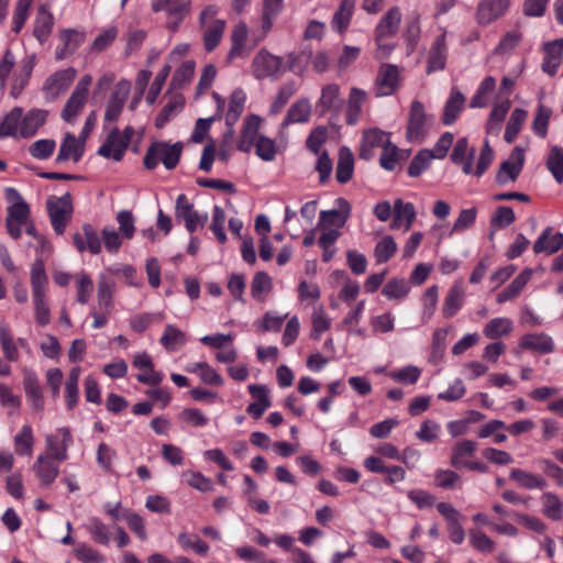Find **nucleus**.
<instances>
[{
  "label": "nucleus",
  "mask_w": 563,
  "mask_h": 563,
  "mask_svg": "<svg viewBox=\"0 0 563 563\" xmlns=\"http://www.w3.org/2000/svg\"><path fill=\"white\" fill-rule=\"evenodd\" d=\"M151 9L155 13L164 11L167 15L166 27L175 32L189 14L191 0H151Z\"/></svg>",
  "instance_id": "7ed1b4c3"
},
{
  "label": "nucleus",
  "mask_w": 563,
  "mask_h": 563,
  "mask_svg": "<svg viewBox=\"0 0 563 563\" xmlns=\"http://www.w3.org/2000/svg\"><path fill=\"white\" fill-rule=\"evenodd\" d=\"M114 285L106 278H101L98 283V305L106 313H110L112 308V296Z\"/></svg>",
  "instance_id": "e2e57ef3"
},
{
  "label": "nucleus",
  "mask_w": 563,
  "mask_h": 563,
  "mask_svg": "<svg viewBox=\"0 0 563 563\" xmlns=\"http://www.w3.org/2000/svg\"><path fill=\"white\" fill-rule=\"evenodd\" d=\"M91 82L92 77L90 75H85L79 79L62 111L63 120L68 123H73L76 120L77 115L85 108Z\"/></svg>",
  "instance_id": "20e7f679"
},
{
  "label": "nucleus",
  "mask_w": 563,
  "mask_h": 563,
  "mask_svg": "<svg viewBox=\"0 0 563 563\" xmlns=\"http://www.w3.org/2000/svg\"><path fill=\"white\" fill-rule=\"evenodd\" d=\"M401 12L398 7H391L380 19L375 29V41L382 42L393 37L399 30Z\"/></svg>",
  "instance_id": "f3484780"
},
{
  "label": "nucleus",
  "mask_w": 563,
  "mask_h": 563,
  "mask_svg": "<svg viewBox=\"0 0 563 563\" xmlns=\"http://www.w3.org/2000/svg\"><path fill=\"white\" fill-rule=\"evenodd\" d=\"M510 5V0H481L475 19L479 25H489L500 19Z\"/></svg>",
  "instance_id": "9b49d317"
},
{
  "label": "nucleus",
  "mask_w": 563,
  "mask_h": 563,
  "mask_svg": "<svg viewBox=\"0 0 563 563\" xmlns=\"http://www.w3.org/2000/svg\"><path fill=\"white\" fill-rule=\"evenodd\" d=\"M56 142L51 139H42L32 143L29 147V153L36 159H47L54 153Z\"/></svg>",
  "instance_id": "680f3d73"
},
{
  "label": "nucleus",
  "mask_w": 563,
  "mask_h": 563,
  "mask_svg": "<svg viewBox=\"0 0 563 563\" xmlns=\"http://www.w3.org/2000/svg\"><path fill=\"white\" fill-rule=\"evenodd\" d=\"M397 252V243L390 235L384 236L374 249L376 262L382 264L388 262Z\"/></svg>",
  "instance_id": "5fc2aeb1"
},
{
  "label": "nucleus",
  "mask_w": 563,
  "mask_h": 563,
  "mask_svg": "<svg viewBox=\"0 0 563 563\" xmlns=\"http://www.w3.org/2000/svg\"><path fill=\"white\" fill-rule=\"evenodd\" d=\"M496 87V79L493 76L486 77L479 85L477 91L473 96L470 107L471 108H484L487 106L486 96L494 91Z\"/></svg>",
  "instance_id": "13d9d810"
},
{
  "label": "nucleus",
  "mask_w": 563,
  "mask_h": 563,
  "mask_svg": "<svg viewBox=\"0 0 563 563\" xmlns=\"http://www.w3.org/2000/svg\"><path fill=\"white\" fill-rule=\"evenodd\" d=\"M34 444L33 431L30 424H24L14 437L15 452L19 455H31Z\"/></svg>",
  "instance_id": "603ef678"
},
{
  "label": "nucleus",
  "mask_w": 563,
  "mask_h": 563,
  "mask_svg": "<svg viewBox=\"0 0 563 563\" xmlns=\"http://www.w3.org/2000/svg\"><path fill=\"white\" fill-rule=\"evenodd\" d=\"M175 218L177 221L185 223L189 233H194L199 227L202 228L208 221V214H199L184 194H180L176 199Z\"/></svg>",
  "instance_id": "423d86ee"
},
{
  "label": "nucleus",
  "mask_w": 563,
  "mask_h": 563,
  "mask_svg": "<svg viewBox=\"0 0 563 563\" xmlns=\"http://www.w3.org/2000/svg\"><path fill=\"white\" fill-rule=\"evenodd\" d=\"M187 341L185 332L173 324H167L159 340L161 344L169 352L183 346Z\"/></svg>",
  "instance_id": "de8ad7c7"
},
{
  "label": "nucleus",
  "mask_w": 563,
  "mask_h": 563,
  "mask_svg": "<svg viewBox=\"0 0 563 563\" xmlns=\"http://www.w3.org/2000/svg\"><path fill=\"white\" fill-rule=\"evenodd\" d=\"M464 104H465V97L463 96V93L460 90L453 88L451 90L450 97L446 100L445 106H444L443 114L441 118L443 124H445V125L453 124L456 121V119L459 118V114L461 113V111L463 110Z\"/></svg>",
  "instance_id": "473e14b6"
},
{
  "label": "nucleus",
  "mask_w": 563,
  "mask_h": 563,
  "mask_svg": "<svg viewBox=\"0 0 563 563\" xmlns=\"http://www.w3.org/2000/svg\"><path fill=\"white\" fill-rule=\"evenodd\" d=\"M75 68H66L51 75L43 85V92L48 101L55 100L65 92L76 77Z\"/></svg>",
  "instance_id": "1a4fd4ad"
},
{
  "label": "nucleus",
  "mask_w": 563,
  "mask_h": 563,
  "mask_svg": "<svg viewBox=\"0 0 563 563\" xmlns=\"http://www.w3.org/2000/svg\"><path fill=\"white\" fill-rule=\"evenodd\" d=\"M398 82L399 68L393 64L382 65L375 81L376 97H385L393 95L398 87Z\"/></svg>",
  "instance_id": "f8f14e48"
},
{
  "label": "nucleus",
  "mask_w": 563,
  "mask_h": 563,
  "mask_svg": "<svg viewBox=\"0 0 563 563\" xmlns=\"http://www.w3.org/2000/svg\"><path fill=\"white\" fill-rule=\"evenodd\" d=\"M131 84L128 80H120L111 92L104 111V120L107 122H115L129 98Z\"/></svg>",
  "instance_id": "9d476101"
},
{
  "label": "nucleus",
  "mask_w": 563,
  "mask_h": 563,
  "mask_svg": "<svg viewBox=\"0 0 563 563\" xmlns=\"http://www.w3.org/2000/svg\"><path fill=\"white\" fill-rule=\"evenodd\" d=\"M47 212L54 231L63 234L73 214V199L69 192L62 197H49L46 202Z\"/></svg>",
  "instance_id": "f03ea898"
},
{
  "label": "nucleus",
  "mask_w": 563,
  "mask_h": 563,
  "mask_svg": "<svg viewBox=\"0 0 563 563\" xmlns=\"http://www.w3.org/2000/svg\"><path fill=\"white\" fill-rule=\"evenodd\" d=\"M34 65V55L27 56L20 65L18 73L13 77L10 91V95L14 99H16L22 93L23 89L27 86Z\"/></svg>",
  "instance_id": "c756f323"
},
{
  "label": "nucleus",
  "mask_w": 563,
  "mask_h": 563,
  "mask_svg": "<svg viewBox=\"0 0 563 563\" xmlns=\"http://www.w3.org/2000/svg\"><path fill=\"white\" fill-rule=\"evenodd\" d=\"M5 198L11 203L8 207V216L5 221L27 223L30 218V208L20 192L14 188H7Z\"/></svg>",
  "instance_id": "dca6fc26"
},
{
  "label": "nucleus",
  "mask_w": 563,
  "mask_h": 563,
  "mask_svg": "<svg viewBox=\"0 0 563 563\" xmlns=\"http://www.w3.org/2000/svg\"><path fill=\"white\" fill-rule=\"evenodd\" d=\"M73 443L70 430L66 427L59 428L54 434H47L45 438V454L58 462L66 461L68 449Z\"/></svg>",
  "instance_id": "0eeeda50"
},
{
  "label": "nucleus",
  "mask_w": 563,
  "mask_h": 563,
  "mask_svg": "<svg viewBox=\"0 0 563 563\" xmlns=\"http://www.w3.org/2000/svg\"><path fill=\"white\" fill-rule=\"evenodd\" d=\"M511 481L516 482L521 488L533 490H543L548 487L547 479L537 473L527 472L521 468H512L509 473Z\"/></svg>",
  "instance_id": "bb28decb"
},
{
  "label": "nucleus",
  "mask_w": 563,
  "mask_h": 563,
  "mask_svg": "<svg viewBox=\"0 0 563 563\" xmlns=\"http://www.w3.org/2000/svg\"><path fill=\"white\" fill-rule=\"evenodd\" d=\"M49 456L41 454L33 464V471L43 486L52 485L59 474V466Z\"/></svg>",
  "instance_id": "b1692460"
},
{
  "label": "nucleus",
  "mask_w": 563,
  "mask_h": 563,
  "mask_svg": "<svg viewBox=\"0 0 563 563\" xmlns=\"http://www.w3.org/2000/svg\"><path fill=\"white\" fill-rule=\"evenodd\" d=\"M32 295L45 294L47 286V276L42 260H36L31 268Z\"/></svg>",
  "instance_id": "864d4df0"
},
{
  "label": "nucleus",
  "mask_w": 563,
  "mask_h": 563,
  "mask_svg": "<svg viewBox=\"0 0 563 563\" xmlns=\"http://www.w3.org/2000/svg\"><path fill=\"white\" fill-rule=\"evenodd\" d=\"M47 117L48 111L44 109H31L23 114V108L14 107L0 123V139H30L45 124Z\"/></svg>",
  "instance_id": "f257e3e1"
},
{
  "label": "nucleus",
  "mask_w": 563,
  "mask_h": 563,
  "mask_svg": "<svg viewBox=\"0 0 563 563\" xmlns=\"http://www.w3.org/2000/svg\"><path fill=\"white\" fill-rule=\"evenodd\" d=\"M311 114V104L307 99L297 100L287 111L282 126L285 128L294 123H305Z\"/></svg>",
  "instance_id": "58836bf2"
},
{
  "label": "nucleus",
  "mask_w": 563,
  "mask_h": 563,
  "mask_svg": "<svg viewBox=\"0 0 563 563\" xmlns=\"http://www.w3.org/2000/svg\"><path fill=\"white\" fill-rule=\"evenodd\" d=\"M343 104L340 98V87L336 84L325 85L321 90V96L317 102V109L322 113L338 112Z\"/></svg>",
  "instance_id": "cd10ccee"
},
{
  "label": "nucleus",
  "mask_w": 563,
  "mask_h": 563,
  "mask_svg": "<svg viewBox=\"0 0 563 563\" xmlns=\"http://www.w3.org/2000/svg\"><path fill=\"white\" fill-rule=\"evenodd\" d=\"M260 125L261 118L256 114H251L244 120L241 136L238 143V148L241 152L249 153L253 145H255L258 139L257 134Z\"/></svg>",
  "instance_id": "5701e85b"
},
{
  "label": "nucleus",
  "mask_w": 563,
  "mask_h": 563,
  "mask_svg": "<svg viewBox=\"0 0 563 563\" xmlns=\"http://www.w3.org/2000/svg\"><path fill=\"white\" fill-rule=\"evenodd\" d=\"M161 162L165 166L166 169H173L176 167V165L179 162L181 151H183V144L180 142H177L173 145H169L164 142L163 148H161Z\"/></svg>",
  "instance_id": "bf43d9fd"
},
{
  "label": "nucleus",
  "mask_w": 563,
  "mask_h": 563,
  "mask_svg": "<svg viewBox=\"0 0 563 563\" xmlns=\"http://www.w3.org/2000/svg\"><path fill=\"white\" fill-rule=\"evenodd\" d=\"M0 345L4 357L9 362H16L19 360L20 354L16 343L13 340L8 324L3 321H0Z\"/></svg>",
  "instance_id": "c03bdc74"
},
{
  "label": "nucleus",
  "mask_w": 563,
  "mask_h": 563,
  "mask_svg": "<svg viewBox=\"0 0 563 563\" xmlns=\"http://www.w3.org/2000/svg\"><path fill=\"white\" fill-rule=\"evenodd\" d=\"M272 290V278L265 272H258L254 275L252 285H251V294L252 296L260 300H264V295L268 294Z\"/></svg>",
  "instance_id": "4d7b16f0"
},
{
  "label": "nucleus",
  "mask_w": 563,
  "mask_h": 563,
  "mask_svg": "<svg viewBox=\"0 0 563 563\" xmlns=\"http://www.w3.org/2000/svg\"><path fill=\"white\" fill-rule=\"evenodd\" d=\"M85 143L76 137L73 133H66L60 143L58 154L56 156V163H64L71 159L74 163H78L85 152Z\"/></svg>",
  "instance_id": "6ab92c4d"
},
{
  "label": "nucleus",
  "mask_w": 563,
  "mask_h": 563,
  "mask_svg": "<svg viewBox=\"0 0 563 563\" xmlns=\"http://www.w3.org/2000/svg\"><path fill=\"white\" fill-rule=\"evenodd\" d=\"M247 38V26L244 22L234 25L231 33V48L228 54V60L231 62L236 57L242 56L243 48Z\"/></svg>",
  "instance_id": "37998d69"
},
{
  "label": "nucleus",
  "mask_w": 563,
  "mask_h": 563,
  "mask_svg": "<svg viewBox=\"0 0 563 563\" xmlns=\"http://www.w3.org/2000/svg\"><path fill=\"white\" fill-rule=\"evenodd\" d=\"M476 449L477 444L474 441L464 440L457 442L452 449L451 464L456 468L463 466L465 463L462 462V457L473 455Z\"/></svg>",
  "instance_id": "6e6d98bb"
},
{
  "label": "nucleus",
  "mask_w": 563,
  "mask_h": 563,
  "mask_svg": "<svg viewBox=\"0 0 563 563\" xmlns=\"http://www.w3.org/2000/svg\"><path fill=\"white\" fill-rule=\"evenodd\" d=\"M448 45H446V31L437 36L431 44L427 57V74L430 75L435 71L443 70L446 65Z\"/></svg>",
  "instance_id": "4468645a"
},
{
  "label": "nucleus",
  "mask_w": 563,
  "mask_h": 563,
  "mask_svg": "<svg viewBox=\"0 0 563 563\" xmlns=\"http://www.w3.org/2000/svg\"><path fill=\"white\" fill-rule=\"evenodd\" d=\"M125 151V144L121 142V132L118 128H114L107 136L104 143L99 147L98 154L102 157L120 162Z\"/></svg>",
  "instance_id": "393cba45"
},
{
  "label": "nucleus",
  "mask_w": 563,
  "mask_h": 563,
  "mask_svg": "<svg viewBox=\"0 0 563 563\" xmlns=\"http://www.w3.org/2000/svg\"><path fill=\"white\" fill-rule=\"evenodd\" d=\"M520 346L539 353H550L554 350L552 339L543 333H530L520 339Z\"/></svg>",
  "instance_id": "c9c22d12"
},
{
  "label": "nucleus",
  "mask_w": 563,
  "mask_h": 563,
  "mask_svg": "<svg viewBox=\"0 0 563 563\" xmlns=\"http://www.w3.org/2000/svg\"><path fill=\"white\" fill-rule=\"evenodd\" d=\"M416 219V209L413 203L405 202L401 199H396L394 202V218L390 223L393 230L404 228L408 231Z\"/></svg>",
  "instance_id": "4be33fe9"
},
{
  "label": "nucleus",
  "mask_w": 563,
  "mask_h": 563,
  "mask_svg": "<svg viewBox=\"0 0 563 563\" xmlns=\"http://www.w3.org/2000/svg\"><path fill=\"white\" fill-rule=\"evenodd\" d=\"M532 276V269L526 268L523 269L519 275L515 277V279L503 290L500 291L497 297L496 301L498 303H504L508 300L515 299L518 297L528 282L530 280Z\"/></svg>",
  "instance_id": "2f4dec72"
},
{
  "label": "nucleus",
  "mask_w": 563,
  "mask_h": 563,
  "mask_svg": "<svg viewBox=\"0 0 563 563\" xmlns=\"http://www.w3.org/2000/svg\"><path fill=\"white\" fill-rule=\"evenodd\" d=\"M187 484L202 493L212 490V481L200 472L186 471L183 473Z\"/></svg>",
  "instance_id": "338daca9"
},
{
  "label": "nucleus",
  "mask_w": 563,
  "mask_h": 563,
  "mask_svg": "<svg viewBox=\"0 0 563 563\" xmlns=\"http://www.w3.org/2000/svg\"><path fill=\"white\" fill-rule=\"evenodd\" d=\"M388 142H390L388 134L377 128L364 131L360 157L365 161L371 159L374 155V151L378 147L383 148Z\"/></svg>",
  "instance_id": "aec40b11"
},
{
  "label": "nucleus",
  "mask_w": 563,
  "mask_h": 563,
  "mask_svg": "<svg viewBox=\"0 0 563 563\" xmlns=\"http://www.w3.org/2000/svg\"><path fill=\"white\" fill-rule=\"evenodd\" d=\"M551 113L552 111L548 107L543 104L538 107V111L532 123V130L537 135L541 137L547 136Z\"/></svg>",
  "instance_id": "774afa93"
},
{
  "label": "nucleus",
  "mask_w": 563,
  "mask_h": 563,
  "mask_svg": "<svg viewBox=\"0 0 563 563\" xmlns=\"http://www.w3.org/2000/svg\"><path fill=\"white\" fill-rule=\"evenodd\" d=\"M522 34L519 31H509L507 32L498 45L495 47L494 53L497 55H506L510 53L514 48H516L521 42Z\"/></svg>",
  "instance_id": "69168bd1"
},
{
  "label": "nucleus",
  "mask_w": 563,
  "mask_h": 563,
  "mask_svg": "<svg viewBox=\"0 0 563 563\" xmlns=\"http://www.w3.org/2000/svg\"><path fill=\"white\" fill-rule=\"evenodd\" d=\"M75 246L79 252L89 251L91 254L101 252V241L99 234L90 224H84L81 232H76L73 236Z\"/></svg>",
  "instance_id": "412c9836"
},
{
  "label": "nucleus",
  "mask_w": 563,
  "mask_h": 563,
  "mask_svg": "<svg viewBox=\"0 0 563 563\" xmlns=\"http://www.w3.org/2000/svg\"><path fill=\"white\" fill-rule=\"evenodd\" d=\"M84 34L78 31L68 29L64 30L59 34V40L62 45L56 47L55 57L58 60L66 58L68 55L73 54L84 42Z\"/></svg>",
  "instance_id": "c85d7f7f"
},
{
  "label": "nucleus",
  "mask_w": 563,
  "mask_h": 563,
  "mask_svg": "<svg viewBox=\"0 0 563 563\" xmlns=\"http://www.w3.org/2000/svg\"><path fill=\"white\" fill-rule=\"evenodd\" d=\"M252 68L257 79L277 78L283 70V58L261 49L253 58Z\"/></svg>",
  "instance_id": "6e6552de"
},
{
  "label": "nucleus",
  "mask_w": 563,
  "mask_h": 563,
  "mask_svg": "<svg viewBox=\"0 0 563 563\" xmlns=\"http://www.w3.org/2000/svg\"><path fill=\"white\" fill-rule=\"evenodd\" d=\"M552 231L553 229L551 227H548L542 231L533 244V252L536 254L545 253L551 255L563 249V233L552 235Z\"/></svg>",
  "instance_id": "a878e982"
},
{
  "label": "nucleus",
  "mask_w": 563,
  "mask_h": 563,
  "mask_svg": "<svg viewBox=\"0 0 563 563\" xmlns=\"http://www.w3.org/2000/svg\"><path fill=\"white\" fill-rule=\"evenodd\" d=\"M282 8L283 0H264L262 20L264 33L271 30L273 21L279 14Z\"/></svg>",
  "instance_id": "0e129e2a"
},
{
  "label": "nucleus",
  "mask_w": 563,
  "mask_h": 563,
  "mask_svg": "<svg viewBox=\"0 0 563 563\" xmlns=\"http://www.w3.org/2000/svg\"><path fill=\"white\" fill-rule=\"evenodd\" d=\"M354 157L350 148L342 146L339 151L335 177L340 184H346L353 176Z\"/></svg>",
  "instance_id": "e433bc0d"
},
{
  "label": "nucleus",
  "mask_w": 563,
  "mask_h": 563,
  "mask_svg": "<svg viewBox=\"0 0 563 563\" xmlns=\"http://www.w3.org/2000/svg\"><path fill=\"white\" fill-rule=\"evenodd\" d=\"M543 51L542 70L549 76H554L563 62V38L544 43Z\"/></svg>",
  "instance_id": "a211bd4d"
},
{
  "label": "nucleus",
  "mask_w": 563,
  "mask_h": 563,
  "mask_svg": "<svg viewBox=\"0 0 563 563\" xmlns=\"http://www.w3.org/2000/svg\"><path fill=\"white\" fill-rule=\"evenodd\" d=\"M53 15L45 5L38 8V12L34 22V36L38 42L43 43L47 40L53 29Z\"/></svg>",
  "instance_id": "ea45409f"
},
{
  "label": "nucleus",
  "mask_w": 563,
  "mask_h": 563,
  "mask_svg": "<svg viewBox=\"0 0 563 563\" xmlns=\"http://www.w3.org/2000/svg\"><path fill=\"white\" fill-rule=\"evenodd\" d=\"M547 168L559 184L563 181V147L554 145L550 148Z\"/></svg>",
  "instance_id": "3c124183"
},
{
  "label": "nucleus",
  "mask_w": 563,
  "mask_h": 563,
  "mask_svg": "<svg viewBox=\"0 0 563 563\" xmlns=\"http://www.w3.org/2000/svg\"><path fill=\"white\" fill-rule=\"evenodd\" d=\"M366 100V92L358 88H352L349 101H347V111H346V123L350 125H354L358 117L362 112V107Z\"/></svg>",
  "instance_id": "a19ab883"
},
{
  "label": "nucleus",
  "mask_w": 563,
  "mask_h": 563,
  "mask_svg": "<svg viewBox=\"0 0 563 563\" xmlns=\"http://www.w3.org/2000/svg\"><path fill=\"white\" fill-rule=\"evenodd\" d=\"M512 321L508 318H494L484 328V334L488 339H498L508 335L512 331Z\"/></svg>",
  "instance_id": "09e8293b"
},
{
  "label": "nucleus",
  "mask_w": 563,
  "mask_h": 563,
  "mask_svg": "<svg viewBox=\"0 0 563 563\" xmlns=\"http://www.w3.org/2000/svg\"><path fill=\"white\" fill-rule=\"evenodd\" d=\"M336 208L320 212L319 227H338L341 228L347 221L351 214V205L344 198L335 200Z\"/></svg>",
  "instance_id": "2eb2a0df"
},
{
  "label": "nucleus",
  "mask_w": 563,
  "mask_h": 563,
  "mask_svg": "<svg viewBox=\"0 0 563 563\" xmlns=\"http://www.w3.org/2000/svg\"><path fill=\"white\" fill-rule=\"evenodd\" d=\"M246 96L243 90L236 89L230 96L229 109L225 114L227 126H233L240 119L243 110Z\"/></svg>",
  "instance_id": "79ce46f5"
},
{
  "label": "nucleus",
  "mask_w": 563,
  "mask_h": 563,
  "mask_svg": "<svg viewBox=\"0 0 563 563\" xmlns=\"http://www.w3.org/2000/svg\"><path fill=\"white\" fill-rule=\"evenodd\" d=\"M185 101L181 96H175L162 109L161 113L155 119V126L163 129L174 117H176L184 108Z\"/></svg>",
  "instance_id": "a18cd8bd"
},
{
  "label": "nucleus",
  "mask_w": 563,
  "mask_h": 563,
  "mask_svg": "<svg viewBox=\"0 0 563 563\" xmlns=\"http://www.w3.org/2000/svg\"><path fill=\"white\" fill-rule=\"evenodd\" d=\"M354 10V0H342L339 8L336 9L332 16V29L339 32L340 34H343L350 25Z\"/></svg>",
  "instance_id": "f704fd0d"
},
{
  "label": "nucleus",
  "mask_w": 563,
  "mask_h": 563,
  "mask_svg": "<svg viewBox=\"0 0 563 563\" xmlns=\"http://www.w3.org/2000/svg\"><path fill=\"white\" fill-rule=\"evenodd\" d=\"M523 164L525 151L519 146L514 147L509 157L500 164L497 170L495 178L497 185L506 186L515 183L523 168Z\"/></svg>",
  "instance_id": "39448f33"
},
{
  "label": "nucleus",
  "mask_w": 563,
  "mask_h": 563,
  "mask_svg": "<svg viewBox=\"0 0 563 563\" xmlns=\"http://www.w3.org/2000/svg\"><path fill=\"white\" fill-rule=\"evenodd\" d=\"M527 111L520 108H516L510 115V119L507 123L506 131L504 139L507 143H512L519 131L521 130L526 119H527Z\"/></svg>",
  "instance_id": "8fccbe9b"
},
{
  "label": "nucleus",
  "mask_w": 563,
  "mask_h": 563,
  "mask_svg": "<svg viewBox=\"0 0 563 563\" xmlns=\"http://www.w3.org/2000/svg\"><path fill=\"white\" fill-rule=\"evenodd\" d=\"M475 156V148H468V142L465 137L457 140L453 152L451 154V159L455 164H462V170L464 174L468 175L473 172V159Z\"/></svg>",
  "instance_id": "72a5a7b5"
},
{
  "label": "nucleus",
  "mask_w": 563,
  "mask_h": 563,
  "mask_svg": "<svg viewBox=\"0 0 563 563\" xmlns=\"http://www.w3.org/2000/svg\"><path fill=\"white\" fill-rule=\"evenodd\" d=\"M225 30L224 20H214L209 23L208 27L203 33V45L206 51H213L220 43L222 35Z\"/></svg>",
  "instance_id": "49530a36"
},
{
  "label": "nucleus",
  "mask_w": 563,
  "mask_h": 563,
  "mask_svg": "<svg viewBox=\"0 0 563 563\" xmlns=\"http://www.w3.org/2000/svg\"><path fill=\"white\" fill-rule=\"evenodd\" d=\"M24 390L33 409L41 411L44 408V398L36 375L31 371H24Z\"/></svg>",
  "instance_id": "7c9ffc66"
},
{
  "label": "nucleus",
  "mask_w": 563,
  "mask_h": 563,
  "mask_svg": "<svg viewBox=\"0 0 563 563\" xmlns=\"http://www.w3.org/2000/svg\"><path fill=\"white\" fill-rule=\"evenodd\" d=\"M427 114L423 104L412 101L408 114L407 139L409 141H421L426 134Z\"/></svg>",
  "instance_id": "ddd939ff"
},
{
  "label": "nucleus",
  "mask_w": 563,
  "mask_h": 563,
  "mask_svg": "<svg viewBox=\"0 0 563 563\" xmlns=\"http://www.w3.org/2000/svg\"><path fill=\"white\" fill-rule=\"evenodd\" d=\"M433 159L432 152L429 150H421L418 154L412 158L408 167V174L411 177H418L424 172L431 161Z\"/></svg>",
  "instance_id": "052dcab7"
},
{
  "label": "nucleus",
  "mask_w": 563,
  "mask_h": 563,
  "mask_svg": "<svg viewBox=\"0 0 563 563\" xmlns=\"http://www.w3.org/2000/svg\"><path fill=\"white\" fill-rule=\"evenodd\" d=\"M464 301V289L461 283H454L450 288L443 307L442 313L444 318H452L462 307Z\"/></svg>",
  "instance_id": "4c0bfd02"
}]
</instances>
